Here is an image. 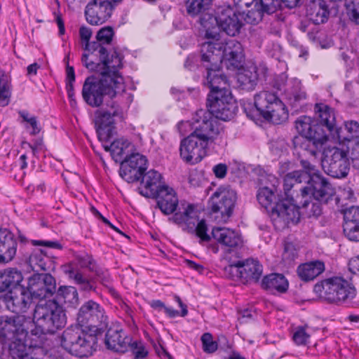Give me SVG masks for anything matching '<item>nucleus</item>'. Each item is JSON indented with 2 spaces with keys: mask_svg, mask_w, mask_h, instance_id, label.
<instances>
[{
  "mask_svg": "<svg viewBox=\"0 0 359 359\" xmlns=\"http://www.w3.org/2000/svg\"><path fill=\"white\" fill-rule=\"evenodd\" d=\"M237 200L235 190L229 186H221L212 195L210 208L213 212H220L223 217H229Z\"/></svg>",
  "mask_w": 359,
  "mask_h": 359,
  "instance_id": "16",
  "label": "nucleus"
},
{
  "mask_svg": "<svg viewBox=\"0 0 359 359\" xmlns=\"http://www.w3.org/2000/svg\"><path fill=\"white\" fill-rule=\"evenodd\" d=\"M301 165L302 170H294L285 175L283 180V187L285 195V199L288 201L297 203L301 197V191L299 193L295 191L291 192L292 189L296 184H301L309 181V174L313 173L314 165L309 162L306 159H301Z\"/></svg>",
  "mask_w": 359,
  "mask_h": 359,
  "instance_id": "15",
  "label": "nucleus"
},
{
  "mask_svg": "<svg viewBox=\"0 0 359 359\" xmlns=\"http://www.w3.org/2000/svg\"><path fill=\"white\" fill-rule=\"evenodd\" d=\"M310 184L313 198L317 201L327 202L334 194V189L327 180L320 175L314 165L313 173L309 174Z\"/></svg>",
  "mask_w": 359,
  "mask_h": 359,
  "instance_id": "23",
  "label": "nucleus"
},
{
  "mask_svg": "<svg viewBox=\"0 0 359 359\" xmlns=\"http://www.w3.org/2000/svg\"><path fill=\"white\" fill-rule=\"evenodd\" d=\"M105 111L116 121H123L126 117V112L115 101H111L107 104Z\"/></svg>",
  "mask_w": 359,
  "mask_h": 359,
  "instance_id": "46",
  "label": "nucleus"
},
{
  "mask_svg": "<svg viewBox=\"0 0 359 359\" xmlns=\"http://www.w3.org/2000/svg\"><path fill=\"white\" fill-rule=\"evenodd\" d=\"M292 142L300 162L301 159H304L303 158L304 156L310 155L314 156L316 154L315 147H322L324 144L315 143L314 140L304 136H295Z\"/></svg>",
  "mask_w": 359,
  "mask_h": 359,
  "instance_id": "33",
  "label": "nucleus"
},
{
  "mask_svg": "<svg viewBox=\"0 0 359 359\" xmlns=\"http://www.w3.org/2000/svg\"><path fill=\"white\" fill-rule=\"evenodd\" d=\"M262 266L257 259L233 261L229 259V263L224 268L226 276L234 279L238 278L246 282H257L262 274Z\"/></svg>",
  "mask_w": 359,
  "mask_h": 359,
  "instance_id": "13",
  "label": "nucleus"
},
{
  "mask_svg": "<svg viewBox=\"0 0 359 359\" xmlns=\"http://www.w3.org/2000/svg\"><path fill=\"white\" fill-rule=\"evenodd\" d=\"M205 68L208 71L207 81L211 89L209 96H215L219 93L222 95L224 92L230 93L227 79L220 72L219 67L215 68L205 65Z\"/></svg>",
  "mask_w": 359,
  "mask_h": 359,
  "instance_id": "24",
  "label": "nucleus"
},
{
  "mask_svg": "<svg viewBox=\"0 0 359 359\" xmlns=\"http://www.w3.org/2000/svg\"><path fill=\"white\" fill-rule=\"evenodd\" d=\"M255 106L266 120L275 124L284 123L288 118L285 105L273 92L264 90L256 94Z\"/></svg>",
  "mask_w": 359,
  "mask_h": 359,
  "instance_id": "10",
  "label": "nucleus"
},
{
  "mask_svg": "<svg viewBox=\"0 0 359 359\" xmlns=\"http://www.w3.org/2000/svg\"><path fill=\"white\" fill-rule=\"evenodd\" d=\"M209 5L198 1V0H189L187 4V13L191 16H196L202 12L205 11Z\"/></svg>",
  "mask_w": 359,
  "mask_h": 359,
  "instance_id": "47",
  "label": "nucleus"
},
{
  "mask_svg": "<svg viewBox=\"0 0 359 359\" xmlns=\"http://www.w3.org/2000/svg\"><path fill=\"white\" fill-rule=\"evenodd\" d=\"M114 35V32L111 27H107L102 28L97 34L96 39L97 41H93L91 43L86 44V50L88 53H84L82 56L81 61L83 63V58L85 56L92 58L97 63H104L111 61L115 57H118L121 60V69L123 67L122 60L123 56L118 53L116 50H114L110 57L107 54V48L105 45H109Z\"/></svg>",
  "mask_w": 359,
  "mask_h": 359,
  "instance_id": "12",
  "label": "nucleus"
},
{
  "mask_svg": "<svg viewBox=\"0 0 359 359\" xmlns=\"http://www.w3.org/2000/svg\"><path fill=\"white\" fill-rule=\"evenodd\" d=\"M283 256L284 259L288 261L294 260V258L297 257V252L292 244L287 243L285 245V250Z\"/></svg>",
  "mask_w": 359,
  "mask_h": 359,
  "instance_id": "53",
  "label": "nucleus"
},
{
  "mask_svg": "<svg viewBox=\"0 0 359 359\" xmlns=\"http://www.w3.org/2000/svg\"><path fill=\"white\" fill-rule=\"evenodd\" d=\"M31 128H32V131H31V135H36L38 134L40 130H41V128L39 126V124H38V121L36 120V118L35 116H32V118H30V120L29 121V123H27Z\"/></svg>",
  "mask_w": 359,
  "mask_h": 359,
  "instance_id": "60",
  "label": "nucleus"
},
{
  "mask_svg": "<svg viewBox=\"0 0 359 359\" xmlns=\"http://www.w3.org/2000/svg\"><path fill=\"white\" fill-rule=\"evenodd\" d=\"M295 128L297 132L307 138L314 140L317 144H325L329 138L321 126L314 124L313 120L307 116H302L295 121Z\"/></svg>",
  "mask_w": 359,
  "mask_h": 359,
  "instance_id": "22",
  "label": "nucleus"
},
{
  "mask_svg": "<svg viewBox=\"0 0 359 359\" xmlns=\"http://www.w3.org/2000/svg\"><path fill=\"white\" fill-rule=\"evenodd\" d=\"M311 15L314 23H324L328 18L329 11L324 4H320L318 7H316L315 13H312Z\"/></svg>",
  "mask_w": 359,
  "mask_h": 359,
  "instance_id": "48",
  "label": "nucleus"
},
{
  "mask_svg": "<svg viewBox=\"0 0 359 359\" xmlns=\"http://www.w3.org/2000/svg\"><path fill=\"white\" fill-rule=\"evenodd\" d=\"M200 22L205 38L217 41L221 39V30L234 36L239 33L242 25L237 14L231 8L223 9L215 17L205 13L201 18Z\"/></svg>",
  "mask_w": 359,
  "mask_h": 359,
  "instance_id": "6",
  "label": "nucleus"
},
{
  "mask_svg": "<svg viewBox=\"0 0 359 359\" xmlns=\"http://www.w3.org/2000/svg\"><path fill=\"white\" fill-rule=\"evenodd\" d=\"M32 243L34 245H42L50 248L62 249L61 244L56 241H32Z\"/></svg>",
  "mask_w": 359,
  "mask_h": 359,
  "instance_id": "54",
  "label": "nucleus"
},
{
  "mask_svg": "<svg viewBox=\"0 0 359 359\" xmlns=\"http://www.w3.org/2000/svg\"><path fill=\"white\" fill-rule=\"evenodd\" d=\"M263 288L284 292L287 290L288 282L285 276L280 273H272L265 276L262 281Z\"/></svg>",
  "mask_w": 359,
  "mask_h": 359,
  "instance_id": "39",
  "label": "nucleus"
},
{
  "mask_svg": "<svg viewBox=\"0 0 359 359\" xmlns=\"http://www.w3.org/2000/svg\"><path fill=\"white\" fill-rule=\"evenodd\" d=\"M22 279V275L19 271L15 269H6L0 276V290L4 291L9 287H13V290L20 287L19 284Z\"/></svg>",
  "mask_w": 359,
  "mask_h": 359,
  "instance_id": "40",
  "label": "nucleus"
},
{
  "mask_svg": "<svg viewBox=\"0 0 359 359\" xmlns=\"http://www.w3.org/2000/svg\"><path fill=\"white\" fill-rule=\"evenodd\" d=\"M48 258L42 250H36L29 257V265L34 271H46L48 269L47 266Z\"/></svg>",
  "mask_w": 359,
  "mask_h": 359,
  "instance_id": "42",
  "label": "nucleus"
},
{
  "mask_svg": "<svg viewBox=\"0 0 359 359\" xmlns=\"http://www.w3.org/2000/svg\"><path fill=\"white\" fill-rule=\"evenodd\" d=\"M208 41L201 46V61L205 65L215 68L219 67L222 62H229L234 67H238L243 60V50L241 44L236 40L231 39L224 42L212 39H207Z\"/></svg>",
  "mask_w": 359,
  "mask_h": 359,
  "instance_id": "4",
  "label": "nucleus"
},
{
  "mask_svg": "<svg viewBox=\"0 0 359 359\" xmlns=\"http://www.w3.org/2000/svg\"><path fill=\"white\" fill-rule=\"evenodd\" d=\"M213 172L218 178H224L226 175L227 166L225 164L219 163L213 168Z\"/></svg>",
  "mask_w": 359,
  "mask_h": 359,
  "instance_id": "55",
  "label": "nucleus"
},
{
  "mask_svg": "<svg viewBox=\"0 0 359 359\" xmlns=\"http://www.w3.org/2000/svg\"><path fill=\"white\" fill-rule=\"evenodd\" d=\"M131 343V338L121 330L109 329L105 335V344L109 349L116 352H126Z\"/></svg>",
  "mask_w": 359,
  "mask_h": 359,
  "instance_id": "29",
  "label": "nucleus"
},
{
  "mask_svg": "<svg viewBox=\"0 0 359 359\" xmlns=\"http://www.w3.org/2000/svg\"><path fill=\"white\" fill-rule=\"evenodd\" d=\"M147 160L144 156L133 151L122 161L120 175L128 182L138 181L147 169Z\"/></svg>",
  "mask_w": 359,
  "mask_h": 359,
  "instance_id": "19",
  "label": "nucleus"
},
{
  "mask_svg": "<svg viewBox=\"0 0 359 359\" xmlns=\"http://www.w3.org/2000/svg\"><path fill=\"white\" fill-rule=\"evenodd\" d=\"M10 302L9 311L13 313L25 312L31 304L29 292H27L22 287H15L8 293Z\"/></svg>",
  "mask_w": 359,
  "mask_h": 359,
  "instance_id": "31",
  "label": "nucleus"
},
{
  "mask_svg": "<svg viewBox=\"0 0 359 359\" xmlns=\"http://www.w3.org/2000/svg\"><path fill=\"white\" fill-rule=\"evenodd\" d=\"M323 297L330 303L341 304L355 297V288L345 279L341 277L327 278L320 284L315 285L316 292H321Z\"/></svg>",
  "mask_w": 359,
  "mask_h": 359,
  "instance_id": "11",
  "label": "nucleus"
},
{
  "mask_svg": "<svg viewBox=\"0 0 359 359\" xmlns=\"http://www.w3.org/2000/svg\"><path fill=\"white\" fill-rule=\"evenodd\" d=\"M348 266L349 269L352 273H359V257L352 258L349 261Z\"/></svg>",
  "mask_w": 359,
  "mask_h": 359,
  "instance_id": "61",
  "label": "nucleus"
},
{
  "mask_svg": "<svg viewBox=\"0 0 359 359\" xmlns=\"http://www.w3.org/2000/svg\"><path fill=\"white\" fill-rule=\"evenodd\" d=\"M257 67L254 65L241 70L237 74L238 86L243 90H253L257 85Z\"/></svg>",
  "mask_w": 359,
  "mask_h": 359,
  "instance_id": "36",
  "label": "nucleus"
},
{
  "mask_svg": "<svg viewBox=\"0 0 359 359\" xmlns=\"http://www.w3.org/2000/svg\"><path fill=\"white\" fill-rule=\"evenodd\" d=\"M325 269L321 262H311L303 264L297 268V274L304 281L312 280L318 276Z\"/></svg>",
  "mask_w": 359,
  "mask_h": 359,
  "instance_id": "37",
  "label": "nucleus"
},
{
  "mask_svg": "<svg viewBox=\"0 0 359 359\" xmlns=\"http://www.w3.org/2000/svg\"><path fill=\"white\" fill-rule=\"evenodd\" d=\"M10 302L8 301V294H0V310L6 309L9 310L10 308Z\"/></svg>",
  "mask_w": 359,
  "mask_h": 359,
  "instance_id": "62",
  "label": "nucleus"
},
{
  "mask_svg": "<svg viewBox=\"0 0 359 359\" xmlns=\"http://www.w3.org/2000/svg\"><path fill=\"white\" fill-rule=\"evenodd\" d=\"M208 111L198 110L192 122H182L178 125L180 132L187 126L193 131L180 143V154L187 163L194 165L201 161L207 155L208 149L215 142L222 131L217 119L228 121L232 118L236 109L231 93H223L208 96Z\"/></svg>",
  "mask_w": 359,
  "mask_h": 359,
  "instance_id": "1",
  "label": "nucleus"
},
{
  "mask_svg": "<svg viewBox=\"0 0 359 359\" xmlns=\"http://www.w3.org/2000/svg\"><path fill=\"white\" fill-rule=\"evenodd\" d=\"M292 163L290 161H283L280 163L279 172L280 174H285L289 170L292 168Z\"/></svg>",
  "mask_w": 359,
  "mask_h": 359,
  "instance_id": "63",
  "label": "nucleus"
},
{
  "mask_svg": "<svg viewBox=\"0 0 359 359\" xmlns=\"http://www.w3.org/2000/svg\"><path fill=\"white\" fill-rule=\"evenodd\" d=\"M79 265L83 268H87L90 270H93V260L88 255H78L76 257Z\"/></svg>",
  "mask_w": 359,
  "mask_h": 359,
  "instance_id": "52",
  "label": "nucleus"
},
{
  "mask_svg": "<svg viewBox=\"0 0 359 359\" xmlns=\"http://www.w3.org/2000/svg\"><path fill=\"white\" fill-rule=\"evenodd\" d=\"M185 262H186L187 265L189 267H190L191 269H194V270L197 271L199 273H202L203 272V266L202 265L198 264H196L194 262L191 261V260H186Z\"/></svg>",
  "mask_w": 359,
  "mask_h": 359,
  "instance_id": "64",
  "label": "nucleus"
},
{
  "mask_svg": "<svg viewBox=\"0 0 359 359\" xmlns=\"http://www.w3.org/2000/svg\"><path fill=\"white\" fill-rule=\"evenodd\" d=\"M284 91L289 100L298 102L306 97L305 93L302 90L301 82L297 79L288 80Z\"/></svg>",
  "mask_w": 359,
  "mask_h": 359,
  "instance_id": "41",
  "label": "nucleus"
},
{
  "mask_svg": "<svg viewBox=\"0 0 359 359\" xmlns=\"http://www.w3.org/2000/svg\"><path fill=\"white\" fill-rule=\"evenodd\" d=\"M59 300L63 301L69 306H75L79 303V294L76 289L72 286H61L57 290Z\"/></svg>",
  "mask_w": 359,
  "mask_h": 359,
  "instance_id": "43",
  "label": "nucleus"
},
{
  "mask_svg": "<svg viewBox=\"0 0 359 359\" xmlns=\"http://www.w3.org/2000/svg\"><path fill=\"white\" fill-rule=\"evenodd\" d=\"M75 81V74L74 67L69 65L68 62H67L66 67V83H71Z\"/></svg>",
  "mask_w": 359,
  "mask_h": 359,
  "instance_id": "58",
  "label": "nucleus"
},
{
  "mask_svg": "<svg viewBox=\"0 0 359 359\" xmlns=\"http://www.w3.org/2000/svg\"><path fill=\"white\" fill-rule=\"evenodd\" d=\"M203 349L206 353H213L217 349V344L212 340V336L210 333H205L201 337Z\"/></svg>",
  "mask_w": 359,
  "mask_h": 359,
  "instance_id": "49",
  "label": "nucleus"
},
{
  "mask_svg": "<svg viewBox=\"0 0 359 359\" xmlns=\"http://www.w3.org/2000/svg\"><path fill=\"white\" fill-rule=\"evenodd\" d=\"M79 34H80L81 39L82 40L86 41V44L90 43L88 41L92 35V32L90 29L85 27H82L80 28Z\"/></svg>",
  "mask_w": 359,
  "mask_h": 359,
  "instance_id": "59",
  "label": "nucleus"
},
{
  "mask_svg": "<svg viewBox=\"0 0 359 359\" xmlns=\"http://www.w3.org/2000/svg\"><path fill=\"white\" fill-rule=\"evenodd\" d=\"M280 182L273 175H263L259 179L257 198L266 209L271 208V217L276 227L284 228L290 222H297L299 218L298 208L287 199H280L277 187Z\"/></svg>",
  "mask_w": 359,
  "mask_h": 359,
  "instance_id": "3",
  "label": "nucleus"
},
{
  "mask_svg": "<svg viewBox=\"0 0 359 359\" xmlns=\"http://www.w3.org/2000/svg\"><path fill=\"white\" fill-rule=\"evenodd\" d=\"M334 138L339 142H353L354 146L359 144V123L355 121L344 122V128L335 129Z\"/></svg>",
  "mask_w": 359,
  "mask_h": 359,
  "instance_id": "32",
  "label": "nucleus"
},
{
  "mask_svg": "<svg viewBox=\"0 0 359 359\" xmlns=\"http://www.w3.org/2000/svg\"><path fill=\"white\" fill-rule=\"evenodd\" d=\"M61 346L79 358L92 355L97 347V337L79 327H68L61 336Z\"/></svg>",
  "mask_w": 359,
  "mask_h": 359,
  "instance_id": "8",
  "label": "nucleus"
},
{
  "mask_svg": "<svg viewBox=\"0 0 359 359\" xmlns=\"http://www.w3.org/2000/svg\"><path fill=\"white\" fill-rule=\"evenodd\" d=\"M83 65L87 69L98 73L100 76L99 79L88 77L83 83L82 96L90 106L99 107L102 104L104 95L113 98L125 91L123 78L118 72L121 69L118 57L109 63H97L93 58L85 56Z\"/></svg>",
  "mask_w": 359,
  "mask_h": 359,
  "instance_id": "2",
  "label": "nucleus"
},
{
  "mask_svg": "<svg viewBox=\"0 0 359 359\" xmlns=\"http://www.w3.org/2000/svg\"><path fill=\"white\" fill-rule=\"evenodd\" d=\"M76 320L81 327H98L107 324V317L99 304L88 300L80 307Z\"/></svg>",
  "mask_w": 359,
  "mask_h": 359,
  "instance_id": "17",
  "label": "nucleus"
},
{
  "mask_svg": "<svg viewBox=\"0 0 359 359\" xmlns=\"http://www.w3.org/2000/svg\"><path fill=\"white\" fill-rule=\"evenodd\" d=\"M31 327L32 320L25 316L0 317V342L3 346H8L10 358L13 346H27L25 339Z\"/></svg>",
  "mask_w": 359,
  "mask_h": 359,
  "instance_id": "7",
  "label": "nucleus"
},
{
  "mask_svg": "<svg viewBox=\"0 0 359 359\" xmlns=\"http://www.w3.org/2000/svg\"><path fill=\"white\" fill-rule=\"evenodd\" d=\"M10 79L9 76L0 69V105L6 106L9 103L10 99Z\"/></svg>",
  "mask_w": 359,
  "mask_h": 359,
  "instance_id": "44",
  "label": "nucleus"
},
{
  "mask_svg": "<svg viewBox=\"0 0 359 359\" xmlns=\"http://www.w3.org/2000/svg\"><path fill=\"white\" fill-rule=\"evenodd\" d=\"M212 238L221 245L224 252V258L229 263L231 259L230 254L236 252L243 245V240L241 235L228 228H213L212 230Z\"/></svg>",
  "mask_w": 359,
  "mask_h": 359,
  "instance_id": "20",
  "label": "nucleus"
},
{
  "mask_svg": "<svg viewBox=\"0 0 359 359\" xmlns=\"http://www.w3.org/2000/svg\"><path fill=\"white\" fill-rule=\"evenodd\" d=\"M161 175L154 170H150L142 177L140 193L147 198H154L163 186L161 185Z\"/></svg>",
  "mask_w": 359,
  "mask_h": 359,
  "instance_id": "26",
  "label": "nucleus"
},
{
  "mask_svg": "<svg viewBox=\"0 0 359 359\" xmlns=\"http://www.w3.org/2000/svg\"><path fill=\"white\" fill-rule=\"evenodd\" d=\"M344 231L348 238L359 241V207H351L344 212Z\"/></svg>",
  "mask_w": 359,
  "mask_h": 359,
  "instance_id": "30",
  "label": "nucleus"
},
{
  "mask_svg": "<svg viewBox=\"0 0 359 359\" xmlns=\"http://www.w3.org/2000/svg\"><path fill=\"white\" fill-rule=\"evenodd\" d=\"M311 333L308 330L307 326H299L294 330L292 339L298 345H306L309 342Z\"/></svg>",
  "mask_w": 359,
  "mask_h": 359,
  "instance_id": "45",
  "label": "nucleus"
},
{
  "mask_svg": "<svg viewBox=\"0 0 359 359\" xmlns=\"http://www.w3.org/2000/svg\"><path fill=\"white\" fill-rule=\"evenodd\" d=\"M122 0H93L86 7L87 21L93 25L105 22L111 16L114 5Z\"/></svg>",
  "mask_w": 359,
  "mask_h": 359,
  "instance_id": "18",
  "label": "nucleus"
},
{
  "mask_svg": "<svg viewBox=\"0 0 359 359\" xmlns=\"http://www.w3.org/2000/svg\"><path fill=\"white\" fill-rule=\"evenodd\" d=\"M69 276L70 278L73 279L75 281V283L79 285L81 283H82V282L84 281L85 279H86V278L84 277L81 273H80L78 271L74 270H71L69 271Z\"/></svg>",
  "mask_w": 359,
  "mask_h": 359,
  "instance_id": "56",
  "label": "nucleus"
},
{
  "mask_svg": "<svg viewBox=\"0 0 359 359\" xmlns=\"http://www.w3.org/2000/svg\"><path fill=\"white\" fill-rule=\"evenodd\" d=\"M322 166L324 171L332 177H345L349 171L346 152L336 147L325 149Z\"/></svg>",
  "mask_w": 359,
  "mask_h": 359,
  "instance_id": "14",
  "label": "nucleus"
},
{
  "mask_svg": "<svg viewBox=\"0 0 359 359\" xmlns=\"http://www.w3.org/2000/svg\"><path fill=\"white\" fill-rule=\"evenodd\" d=\"M315 112L320 123L325 126L327 130L335 134V116L332 108L324 104H316L315 105Z\"/></svg>",
  "mask_w": 359,
  "mask_h": 359,
  "instance_id": "35",
  "label": "nucleus"
},
{
  "mask_svg": "<svg viewBox=\"0 0 359 359\" xmlns=\"http://www.w3.org/2000/svg\"><path fill=\"white\" fill-rule=\"evenodd\" d=\"M300 191L301 197L297 201V203H294V204H302V207L309 209V212L311 214V215L314 217L319 216L322 212L320 205V202L322 201H317L313 198L311 202L308 201V198H311L310 196L311 190L309 186L300 188ZM296 206L297 207V205Z\"/></svg>",
  "mask_w": 359,
  "mask_h": 359,
  "instance_id": "38",
  "label": "nucleus"
},
{
  "mask_svg": "<svg viewBox=\"0 0 359 359\" xmlns=\"http://www.w3.org/2000/svg\"><path fill=\"white\" fill-rule=\"evenodd\" d=\"M106 151H110L116 161H121L123 156H128L129 154L135 151L134 145L124 137L117 138L114 140L110 145H104Z\"/></svg>",
  "mask_w": 359,
  "mask_h": 359,
  "instance_id": "34",
  "label": "nucleus"
},
{
  "mask_svg": "<svg viewBox=\"0 0 359 359\" xmlns=\"http://www.w3.org/2000/svg\"><path fill=\"white\" fill-rule=\"evenodd\" d=\"M283 0H260L262 11L266 13H273L280 8Z\"/></svg>",
  "mask_w": 359,
  "mask_h": 359,
  "instance_id": "50",
  "label": "nucleus"
},
{
  "mask_svg": "<svg viewBox=\"0 0 359 359\" xmlns=\"http://www.w3.org/2000/svg\"><path fill=\"white\" fill-rule=\"evenodd\" d=\"M17 241L7 229H0V263L8 262L15 255Z\"/></svg>",
  "mask_w": 359,
  "mask_h": 359,
  "instance_id": "25",
  "label": "nucleus"
},
{
  "mask_svg": "<svg viewBox=\"0 0 359 359\" xmlns=\"http://www.w3.org/2000/svg\"><path fill=\"white\" fill-rule=\"evenodd\" d=\"M157 205L165 215H170L177 210L178 199L172 188L163 185L156 194Z\"/></svg>",
  "mask_w": 359,
  "mask_h": 359,
  "instance_id": "28",
  "label": "nucleus"
},
{
  "mask_svg": "<svg viewBox=\"0 0 359 359\" xmlns=\"http://www.w3.org/2000/svg\"><path fill=\"white\" fill-rule=\"evenodd\" d=\"M116 122L105 110H97L95 112V123L100 141L104 142L110 140L113 125Z\"/></svg>",
  "mask_w": 359,
  "mask_h": 359,
  "instance_id": "27",
  "label": "nucleus"
},
{
  "mask_svg": "<svg viewBox=\"0 0 359 359\" xmlns=\"http://www.w3.org/2000/svg\"><path fill=\"white\" fill-rule=\"evenodd\" d=\"M351 154L353 167L359 170V144L353 147Z\"/></svg>",
  "mask_w": 359,
  "mask_h": 359,
  "instance_id": "57",
  "label": "nucleus"
},
{
  "mask_svg": "<svg viewBox=\"0 0 359 359\" xmlns=\"http://www.w3.org/2000/svg\"><path fill=\"white\" fill-rule=\"evenodd\" d=\"M129 347H130L135 358L144 359L147 355L148 352L141 341H135L133 342L131 341Z\"/></svg>",
  "mask_w": 359,
  "mask_h": 359,
  "instance_id": "51",
  "label": "nucleus"
},
{
  "mask_svg": "<svg viewBox=\"0 0 359 359\" xmlns=\"http://www.w3.org/2000/svg\"><path fill=\"white\" fill-rule=\"evenodd\" d=\"M28 290L33 297H48L56 290L55 280L48 273L34 274L29 279Z\"/></svg>",
  "mask_w": 359,
  "mask_h": 359,
  "instance_id": "21",
  "label": "nucleus"
},
{
  "mask_svg": "<svg viewBox=\"0 0 359 359\" xmlns=\"http://www.w3.org/2000/svg\"><path fill=\"white\" fill-rule=\"evenodd\" d=\"M169 219L178 224L184 231L196 234L201 241H210V236L207 233V224L205 220L199 219L198 212L193 205L182 203Z\"/></svg>",
  "mask_w": 359,
  "mask_h": 359,
  "instance_id": "9",
  "label": "nucleus"
},
{
  "mask_svg": "<svg viewBox=\"0 0 359 359\" xmlns=\"http://www.w3.org/2000/svg\"><path fill=\"white\" fill-rule=\"evenodd\" d=\"M67 323V317L62 307L55 301L38 304L34 311L31 330L32 335L40 337L45 334H53L62 329Z\"/></svg>",
  "mask_w": 359,
  "mask_h": 359,
  "instance_id": "5",
  "label": "nucleus"
}]
</instances>
